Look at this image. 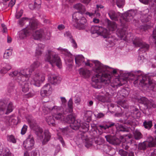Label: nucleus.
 <instances>
[{
	"instance_id": "f257e3e1",
	"label": "nucleus",
	"mask_w": 156,
	"mask_h": 156,
	"mask_svg": "<svg viewBox=\"0 0 156 156\" xmlns=\"http://www.w3.org/2000/svg\"><path fill=\"white\" fill-rule=\"evenodd\" d=\"M95 66L93 70L98 74L93 76L92 80L96 84L102 83L105 84H108L111 79V75L117 74V69H113L104 66L98 61L92 60Z\"/></svg>"
},
{
	"instance_id": "f03ea898",
	"label": "nucleus",
	"mask_w": 156,
	"mask_h": 156,
	"mask_svg": "<svg viewBox=\"0 0 156 156\" xmlns=\"http://www.w3.org/2000/svg\"><path fill=\"white\" fill-rule=\"evenodd\" d=\"M156 76V73H150L146 75L143 74L140 70L129 73L128 78L133 81V83L135 86L137 85L138 82L143 87H146L148 90H152L155 85V81L151 77Z\"/></svg>"
},
{
	"instance_id": "7ed1b4c3",
	"label": "nucleus",
	"mask_w": 156,
	"mask_h": 156,
	"mask_svg": "<svg viewBox=\"0 0 156 156\" xmlns=\"http://www.w3.org/2000/svg\"><path fill=\"white\" fill-rule=\"evenodd\" d=\"M135 14V12L132 10L126 12L122 15L120 12H116L112 10L109 11L108 13L110 19L115 21L117 20L118 18L122 16L120 21L123 24H124L125 22H129L132 20Z\"/></svg>"
},
{
	"instance_id": "20e7f679",
	"label": "nucleus",
	"mask_w": 156,
	"mask_h": 156,
	"mask_svg": "<svg viewBox=\"0 0 156 156\" xmlns=\"http://www.w3.org/2000/svg\"><path fill=\"white\" fill-rule=\"evenodd\" d=\"M73 19V26L79 30H83L87 27V20L79 12H76L72 16Z\"/></svg>"
},
{
	"instance_id": "39448f33",
	"label": "nucleus",
	"mask_w": 156,
	"mask_h": 156,
	"mask_svg": "<svg viewBox=\"0 0 156 156\" xmlns=\"http://www.w3.org/2000/svg\"><path fill=\"white\" fill-rule=\"evenodd\" d=\"M33 71V69H31L27 68L20 72L17 70L12 72L9 74V75L12 77H16V80L17 81H24L28 79Z\"/></svg>"
},
{
	"instance_id": "423d86ee",
	"label": "nucleus",
	"mask_w": 156,
	"mask_h": 156,
	"mask_svg": "<svg viewBox=\"0 0 156 156\" xmlns=\"http://www.w3.org/2000/svg\"><path fill=\"white\" fill-rule=\"evenodd\" d=\"M44 60L45 61L49 62L52 66L53 64L55 63L59 68L60 67L62 64L61 60L58 55L51 50H47Z\"/></svg>"
},
{
	"instance_id": "0eeeda50",
	"label": "nucleus",
	"mask_w": 156,
	"mask_h": 156,
	"mask_svg": "<svg viewBox=\"0 0 156 156\" xmlns=\"http://www.w3.org/2000/svg\"><path fill=\"white\" fill-rule=\"evenodd\" d=\"M37 25L38 22L37 21H33L30 22L29 25L20 32L19 34L20 38L23 39L32 34L33 30L37 28Z\"/></svg>"
},
{
	"instance_id": "6e6552de",
	"label": "nucleus",
	"mask_w": 156,
	"mask_h": 156,
	"mask_svg": "<svg viewBox=\"0 0 156 156\" xmlns=\"http://www.w3.org/2000/svg\"><path fill=\"white\" fill-rule=\"evenodd\" d=\"M51 36L49 31L44 30L42 29L35 31L33 34L34 39L37 40L41 39H49Z\"/></svg>"
},
{
	"instance_id": "1a4fd4ad",
	"label": "nucleus",
	"mask_w": 156,
	"mask_h": 156,
	"mask_svg": "<svg viewBox=\"0 0 156 156\" xmlns=\"http://www.w3.org/2000/svg\"><path fill=\"white\" fill-rule=\"evenodd\" d=\"M64 121L70 124V127L74 130L78 129L80 126V122L75 120V115L73 114L68 115L66 118H64Z\"/></svg>"
},
{
	"instance_id": "9d476101",
	"label": "nucleus",
	"mask_w": 156,
	"mask_h": 156,
	"mask_svg": "<svg viewBox=\"0 0 156 156\" xmlns=\"http://www.w3.org/2000/svg\"><path fill=\"white\" fill-rule=\"evenodd\" d=\"M57 49L62 54H64L66 56L65 60L66 63L71 67L72 66V63L73 62V58L72 55L66 49L63 48L61 47Z\"/></svg>"
},
{
	"instance_id": "9b49d317",
	"label": "nucleus",
	"mask_w": 156,
	"mask_h": 156,
	"mask_svg": "<svg viewBox=\"0 0 156 156\" xmlns=\"http://www.w3.org/2000/svg\"><path fill=\"white\" fill-rule=\"evenodd\" d=\"M44 80L45 76L44 74L35 73L30 83L31 85H33L37 87H39L40 83L43 82Z\"/></svg>"
},
{
	"instance_id": "f8f14e48",
	"label": "nucleus",
	"mask_w": 156,
	"mask_h": 156,
	"mask_svg": "<svg viewBox=\"0 0 156 156\" xmlns=\"http://www.w3.org/2000/svg\"><path fill=\"white\" fill-rule=\"evenodd\" d=\"M34 141L33 135L30 134L27 139L24 141L23 146L27 151H30L34 148Z\"/></svg>"
},
{
	"instance_id": "ddd939ff",
	"label": "nucleus",
	"mask_w": 156,
	"mask_h": 156,
	"mask_svg": "<svg viewBox=\"0 0 156 156\" xmlns=\"http://www.w3.org/2000/svg\"><path fill=\"white\" fill-rule=\"evenodd\" d=\"M52 89L51 85L46 84L41 89L40 94L42 98L48 97L51 94Z\"/></svg>"
},
{
	"instance_id": "4468645a",
	"label": "nucleus",
	"mask_w": 156,
	"mask_h": 156,
	"mask_svg": "<svg viewBox=\"0 0 156 156\" xmlns=\"http://www.w3.org/2000/svg\"><path fill=\"white\" fill-rule=\"evenodd\" d=\"M75 59L76 64L78 67L84 65L89 66H92V65L89 62L90 60H88L87 62L84 61V58L82 55H79L75 57Z\"/></svg>"
},
{
	"instance_id": "2eb2a0df",
	"label": "nucleus",
	"mask_w": 156,
	"mask_h": 156,
	"mask_svg": "<svg viewBox=\"0 0 156 156\" xmlns=\"http://www.w3.org/2000/svg\"><path fill=\"white\" fill-rule=\"evenodd\" d=\"M13 110L12 103L10 102L7 106L6 104L3 101L0 102V110L1 111H6L5 113L7 114L11 112Z\"/></svg>"
},
{
	"instance_id": "dca6fc26",
	"label": "nucleus",
	"mask_w": 156,
	"mask_h": 156,
	"mask_svg": "<svg viewBox=\"0 0 156 156\" xmlns=\"http://www.w3.org/2000/svg\"><path fill=\"white\" fill-rule=\"evenodd\" d=\"M110 85L112 87L116 88L126 83V81L122 79H119L118 78H115L111 81L110 80Z\"/></svg>"
},
{
	"instance_id": "f3484780",
	"label": "nucleus",
	"mask_w": 156,
	"mask_h": 156,
	"mask_svg": "<svg viewBox=\"0 0 156 156\" xmlns=\"http://www.w3.org/2000/svg\"><path fill=\"white\" fill-rule=\"evenodd\" d=\"M139 101L140 103L144 104L147 107V108H151L152 107L154 108L156 107V105L154 104L153 100H149L145 97H142L140 98Z\"/></svg>"
},
{
	"instance_id": "a211bd4d",
	"label": "nucleus",
	"mask_w": 156,
	"mask_h": 156,
	"mask_svg": "<svg viewBox=\"0 0 156 156\" xmlns=\"http://www.w3.org/2000/svg\"><path fill=\"white\" fill-rule=\"evenodd\" d=\"M121 146L123 148L126 150H127L130 147H130L131 149H133V148H135L136 147L135 140H132L129 141L126 140L125 142H122Z\"/></svg>"
},
{
	"instance_id": "6ab92c4d",
	"label": "nucleus",
	"mask_w": 156,
	"mask_h": 156,
	"mask_svg": "<svg viewBox=\"0 0 156 156\" xmlns=\"http://www.w3.org/2000/svg\"><path fill=\"white\" fill-rule=\"evenodd\" d=\"M149 12L148 9H146L141 12V20L143 23H146L149 21L151 19L152 16L148 15L147 16V14Z\"/></svg>"
},
{
	"instance_id": "aec40b11",
	"label": "nucleus",
	"mask_w": 156,
	"mask_h": 156,
	"mask_svg": "<svg viewBox=\"0 0 156 156\" xmlns=\"http://www.w3.org/2000/svg\"><path fill=\"white\" fill-rule=\"evenodd\" d=\"M106 141L109 143L114 145H119L120 143V140L115 136L107 135L105 136Z\"/></svg>"
},
{
	"instance_id": "412c9836",
	"label": "nucleus",
	"mask_w": 156,
	"mask_h": 156,
	"mask_svg": "<svg viewBox=\"0 0 156 156\" xmlns=\"http://www.w3.org/2000/svg\"><path fill=\"white\" fill-rule=\"evenodd\" d=\"M35 131L38 139L43 140L44 139V133L42 129L40 127L37 126L35 128Z\"/></svg>"
},
{
	"instance_id": "4be33fe9",
	"label": "nucleus",
	"mask_w": 156,
	"mask_h": 156,
	"mask_svg": "<svg viewBox=\"0 0 156 156\" xmlns=\"http://www.w3.org/2000/svg\"><path fill=\"white\" fill-rule=\"evenodd\" d=\"M48 79L51 83L54 84L59 83L61 80V78L55 75H51Z\"/></svg>"
},
{
	"instance_id": "5701e85b",
	"label": "nucleus",
	"mask_w": 156,
	"mask_h": 156,
	"mask_svg": "<svg viewBox=\"0 0 156 156\" xmlns=\"http://www.w3.org/2000/svg\"><path fill=\"white\" fill-rule=\"evenodd\" d=\"M79 73L83 77L85 78H88L90 75V72L89 70L83 68L80 69Z\"/></svg>"
},
{
	"instance_id": "b1692460",
	"label": "nucleus",
	"mask_w": 156,
	"mask_h": 156,
	"mask_svg": "<svg viewBox=\"0 0 156 156\" xmlns=\"http://www.w3.org/2000/svg\"><path fill=\"white\" fill-rule=\"evenodd\" d=\"M17 82L20 85L23 92L26 93L28 91L29 84L27 81H20V82Z\"/></svg>"
},
{
	"instance_id": "393cba45",
	"label": "nucleus",
	"mask_w": 156,
	"mask_h": 156,
	"mask_svg": "<svg viewBox=\"0 0 156 156\" xmlns=\"http://www.w3.org/2000/svg\"><path fill=\"white\" fill-rule=\"evenodd\" d=\"M117 34L118 37L120 38L122 40L126 41L128 40V34L127 36L126 35V32L123 30H119L117 32Z\"/></svg>"
},
{
	"instance_id": "a878e982",
	"label": "nucleus",
	"mask_w": 156,
	"mask_h": 156,
	"mask_svg": "<svg viewBox=\"0 0 156 156\" xmlns=\"http://www.w3.org/2000/svg\"><path fill=\"white\" fill-rule=\"evenodd\" d=\"M74 8L79 11L78 12L80 14H82L85 12L86 9L84 5L81 3H79L76 4L74 6Z\"/></svg>"
},
{
	"instance_id": "bb28decb",
	"label": "nucleus",
	"mask_w": 156,
	"mask_h": 156,
	"mask_svg": "<svg viewBox=\"0 0 156 156\" xmlns=\"http://www.w3.org/2000/svg\"><path fill=\"white\" fill-rule=\"evenodd\" d=\"M108 27L109 30L112 31L115 30L117 28V25L114 22H112L107 19L106 20Z\"/></svg>"
},
{
	"instance_id": "cd10ccee",
	"label": "nucleus",
	"mask_w": 156,
	"mask_h": 156,
	"mask_svg": "<svg viewBox=\"0 0 156 156\" xmlns=\"http://www.w3.org/2000/svg\"><path fill=\"white\" fill-rule=\"evenodd\" d=\"M145 142L148 145V146L153 147L156 144V138L154 139L152 136H150L147 138V141Z\"/></svg>"
},
{
	"instance_id": "c85d7f7f",
	"label": "nucleus",
	"mask_w": 156,
	"mask_h": 156,
	"mask_svg": "<svg viewBox=\"0 0 156 156\" xmlns=\"http://www.w3.org/2000/svg\"><path fill=\"white\" fill-rule=\"evenodd\" d=\"M44 137L42 142L43 144H45L46 142H48L50 139L51 137V134L48 129L44 130Z\"/></svg>"
},
{
	"instance_id": "c756f323",
	"label": "nucleus",
	"mask_w": 156,
	"mask_h": 156,
	"mask_svg": "<svg viewBox=\"0 0 156 156\" xmlns=\"http://www.w3.org/2000/svg\"><path fill=\"white\" fill-rule=\"evenodd\" d=\"M139 47L140 48L139 49V51L140 52H142V53H144L148 50L149 45L146 43L143 42Z\"/></svg>"
},
{
	"instance_id": "7c9ffc66",
	"label": "nucleus",
	"mask_w": 156,
	"mask_h": 156,
	"mask_svg": "<svg viewBox=\"0 0 156 156\" xmlns=\"http://www.w3.org/2000/svg\"><path fill=\"white\" fill-rule=\"evenodd\" d=\"M44 46L41 44H39L36 47L35 52L36 55L39 56L42 54L43 50L44 49Z\"/></svg>"
},
{
	"instance_id": "2f4dec72",
	"label": "nucleus",
	"mask_w": 156,
	"mask_h": 156,
	"mask_svg": "<svg viewBox=\"0 0 156 156\" xmlns=\"http://www.w3.org/2000/svg\"><path fill=\"white\" fill-rule=\"evenodd\" d=\"M51 113L52 115L60 112L62 109L61 107L56 105L52 107H51Z\"/></svg>"
},
{
	"instance_id": "473e14b6",
	"label": "nucleus",
	"mask_w": 156,
	"mask_h": 156,
	"mask_svg": "<svg viewBox=\"0 0 156 156\" xmlns=\"http://www.w3.org/2000/svg\"><path fill=\"white\" fill-rule=\"evenodd\" d=\"M132 41L133 44L137 47H139L143 42L141 39L138 37L134 38Z\"/></svg>"
},
{
	"instance_id": "72a5a7b5",
	"label": "nucleus",
	"mask_w": 156,
	"mask_h": 156,
	"mask_svg": "<svg viewBox=\"0 0 156 156\" xmlns=\"http://www.w3.org/2000/svg\"><path fill=\"white\" fill-rule=\"evenodd\" d=\"M100 32V33H99V35L103 36L105 38H107L108 37L109 32L107 29L101 27Z\"/></svg>"
},
{
	"instance_id": "f704fd0d",
	"label": "nucleus",
	"mask_w": 156,
	"mask_h": 156,
	"mask_svg": "<svg viewBox=\"0 0 156 156\" xmlns=\"http://www.w3.org/2000/svg\"><path fill=\"white\" fill-rule=\"evenodd\" d=\"M133 135L135 139L136 140H140L143 137V135L138 129H136L133 132Z\"/></svg>"
},
{
	"instance_id": "c9c22d12",
	"label": "nucleus",
	"mask_w": 156,
	"mask_h": 156,
	"mask_svg": "<svg viewBox=\"0 0 156 156\" xmlns=\"http://www.w3.org/2000/svg\"><path fill=\"white\" fill-rule=\"evenodd\" d=\"M101 27L98 26H92L91 28V33L92 34H96L97 35H99L100 33V29Z\"/></svg>"
},
{
	"instance_id": "e433bc0d",
	"label": "nucleus",
	"mask_w": 156,
	"mask_h": 156,
	"mask_svg": "<svg viewBox=\"0 0 156 156\" xmlns=\"http://www.w3.org/2000/svg\"><path fill=\"white\" fill-rule=\"evenodd\" d=\"M85 14L86 16H88L91 18H92L94 16L95 14L97 17H99L100 16L101 14L99 12H97L95 10L92 12H85Z\"/></svg>"
},
{
	"instance_id": "4c0bfd02",
	"label": "nucleus",
	"mask_w": 156,
	"mask_h": 156,
	"mask_svg": "<svg viewBox=\"0 0 156 156\" xmlns=\"http://www.w3.org/2000/svg\"><path fill=\"white\" fill-rule=\"evenodd\" d=\"M143 126L147 129H149L152 126V122L151 120H145L143 123Z\"/></svg>"
},
{
	"instance_id": "58836bf2",
	"label": "nucleus",
	"mask_w": 156,
	"mask_h": 156,
	"mask_svg": "<svg viewBox=\"0 0 156 156\" xmlns=\"http://www.w3.org/2000/svg\"><path fill=\"white\" fill-rule=\"evenodd\" d=\"M53 116L56 120L62 121H64V116L62 113L60 112L53 115Z\"/></svg>"
},
{
	"instance_id": "ea45409f",
	"label": "nucleus",
	"mask_w": 156,
	"mask_h": 156,
	"mask_svg": "<svg viewBox=\"0 0 156 156\" xmlns=\"http://www.w3.org/2000/svg\"><path fill=\"white\" fill-rule=\"evenodd\" d=\"M33 21H36L35 20H30L29 19L27 18H23L21 19H20L19 20V24L21 26H23L25 23L26 22L30 23V22H31Z\"/></svg>"
},
{
	"instance_id": "a19ab883",
	"label": "nucleus",
	"mask_w": 156,
	"mask_h": 156,
	"mask_svg": "<svg viewBox=\"0 0 156 156\" xmlns=\"http://www.w3.org/2000/svg\"><path fill=\"white\" fill-rule=\"evenodd\" d=\"M129 94L128 91L125 89H123L119 91L118 93V95L119 96V94L120 95V98L122 97H126Z\"/></svg>"
},
{
	"instance_id": "79ce46f5",
	"label": "nucleus",
	"mask_w": 156,
	"mask_h": 156,
	"mask_svg": "<svg viewBox=\"0 0 156 156\" xmlns=\"http://www.w3.org/2000/svg\"><path fill=\"white\" fill-rule=\"evenodd\" d=\"M53 117V116H49L47 117L46 118V121L49 125H52V126L55 125V120Z\"/></svg>"
},
{
	"instance_id": "37998d69",
	"label": "nucleus",
	"mask_w": 156,
	"mask_h": 156,
	"mask_svg": "<svg viewBox=\"0 0 156 156\" xmlns=\"http://www.w3.org/2000/svg\"><path fill=\"white\" fill-rule=\"evenodd\" d=\"M117 106L119 107V105H120L124 108H128L129 107L128 105L126 103V101L124 100L122 101H119L117 102Z\"/></svg>"
},
{
	"instance_id": "c03bdc74",
	"label": "nucleus",
	"mask_w": 156,
	"mask_h": 156,
	"mask_svg": "<svg viewBox=\"0 0 156 156\" xmlns=\"http://www.w3.org/2000/svg\"><path fill=\"white\" fill-rule=\"evenodd\" d=\"M84 142L85 143V146L87 148L90 147L92 145V139L86 138L85 139Z\"/></svg>"
},
{
	"instance_id": "a18cd8bd",
	"label": "nucleus",
	"mask_w": 156,
	"mask_h": 156,
	"mask_svg": "<svg viewBox=\"0 0 156 156\" xmlns=\"http://www.w3.org/2000/svg\"><path fill=\"white\" fill-rule=\"evenodd\" d=\"M7 140L13 143H16V140L15 136L12 135H7Z\"/></svg>"
},
{
	"instance_id": "49530a36",
	"label": "nucleus",
	"mask_w": 156,
	"mask_h": 156,
	"mask_svg": "<svg viewBox=\"0 0 156 156\" xmlns=\"http://www.w3.org/2000/svg\"><path fill=\"white\" fill-rule=\"evenodd\" d=\"M12 49H9L6 50L4 54V58H8L12 54Z\"/></svg>"
},
{
	"instance_id": "de8ad7c7",
	"label": "nucleus",
	"mask_w": 156,
	"mask_h": 156,
	"mask_svg": "<svg viewBox=\"0 0 156 156\" xmlns=\"http://www.w3.org/2000/svg\"><path fill=\"white\" fill-rule=\"evenodd\" d=\"M73 104L72 99L71 98L69 100L68 103V107L69 109L68 110H69L68 111L70 113H71L73 112Z\"/></svg>"
},
{
	"instance_id": "09e8293b",
	"label": "nucleus",
	"mask_w": 156,
	"mask_h": 156,
	"mask_svg": "<svg viewBox=\"0 0 156 156\" xmlns=\"http://www.w3.org/2000/svg\"><path fill=\"white\" fill-rule=\"evenodd\" d=\"M7 120H8L7 123L9 126L14 125L16 124V120L14 118L8 117Z\"/></svg>"
},
{
	"instance_id": "8fccbe9b",
	"label": "nucleus",
	"mask_w": 156,
	"mask_h": 156,
	"mask_svg": "<svg viewBox=\"0 0 156 156\" xmlns=\"http://www.w3.org/2000/svg\"><path fill=\"white\" fill-rule=\"evenodd\" d=\"M40 66V63L38 61H36L31 65V69H33V71L34 69L38 68Z\"/></svg>"
},
{
	"instance_id": "3c124183",
	"label": "nucleus",
	"mask_w": 156,
	"mask_h": 156,
	"mask_svg": "<svg viewBox=\"0 0 156 156\" xmlns=\"http://www.w3.org/2000/svg\"><path fill=\"white\" fill-rule=\"evenodd\" d=\"M116 1L117 6L119 8H122L124 5V0H113Z\"/></svg>"
},
{
	"instance_id": "603ef678",
	"label": "nucleus",
	"mask_w": 156,
	"mask_h": 156,
	"mask_svg": "<svg viewBox=\"0 0 156 156\" xmlns=\"http://www.w3.org/2000/svg\"><path fill=\"white\" fill-rule=\"evenodd\" d=\"M117 129L119 131L121 132H126L128 131L127 128L124 126L122 125H119V126L117 127Z\"/></svg>"
},
{
	"instance_id": "864d4df0",
	"label": "nucleus",
	"mask_w": 156,
	"mask_h": 156,
	"mask_svg": "<svg viewBox=\"0 0 156 156\" xmlns=\"http://www.w3.org/2000/svg\"><path fill=\"white\" fill-rule=\"evenodd\" d=\"M147 146L148 145L145 142H144L143 143L139 144V148L141 150H144Z\"/></svg>"
},
{
	"instance_id": "5fc2aeb1",
	"label": "nucleus",
	"mask_w": 156,
	"mask_h": 156,
	"mask_svg": "<svg viewBox=\"0 0 156 156\" xmlns=\"http://www.w3.org/2000/svg\"><path fill=\"white\" fill-rule=\"evenodd\" d=\"M51 107H48L45 105L44 106L43 108V111L45 113V114L51 113Z\"/></svg>"
},
{
	"instance_id": "6e6d98bb",
	"label": "nucleus",
	"mask_w": 156,
	"mask_h": 156,
	"mask_svg": "<svg viewBox=\"0 0 156 156\" xmlns=\"http://www.w3.org/2000/svg\"><path fill=\"white\" fill-rule=\"evenodd\" d=\"M4 68L5 69V71H3V69H1V72L2 73H6L8 70L11 69L12 67L10 65L7 64L6 65Z\"/></svg>"
},
{
	"instance_id": "4d7b16f0",
	"label": "nucleus",
	"mask_w": 156,
	"mask_h": 156,
	"mask_svg": "<svg viewBox=\"0 0 156 156\" xmlns=\"http://www.w3.org/2000/svg\"><path fill=\"white\" fill-rule=\"evenodd\" d=\"M59 131L61 132L62 134L64 135L67 134L69 132L68 127H65L64 128H59Z\"/></svg>"
},
{
	"instance_id": "13d9d810",
	"label": "nucleus",
	"mask_w": 156,
	"mask_h": 156,
	"mask_svg": "<svg viewBox=\"0 0 156 156\" xmlns=\"http://www.w3.org/2000/svg\"><path fill=\"white\" fill-rule=\"evenodd\" d=\"M3 155V156H11V153L8 148H5L4 149Z\"/></svg>"
},
{
	"instance_id": "bf43d9fd",
	"label": "nucleus",
	"mask_w": 156,
	"mask_h": 156,
	"mask_svg": "<svg viewBox=\"0 0 156 156\" xmlns=\"http://www.w3.org/2000/svg\"><path fill=\"white\" fill-rule=\"evenodd\" d=\"M118 122L121 123H123L124 124H126L128 126H132L134 124V123L131 121L128 120L126 122H124L123 121L121 120H119Z\"/></svg>"
},
{
	"instance_id": "052dcab7",
	"label": "nucleus",
	"mask_w": 156,
	"mask_h": 156,
	"mask_svg": "<svg viewBox=\"0 0 156 156\" xmlns=\"http://www.w3.org/2000/svg\"><path fill=\"white\" fill-rule=\"evenodd\" d=\"M104 6L101 4H98L96 5V9L95 10L97 12L100 13V9H104Z\"/></svg>"
},
{
	"instance_id": "680f3d73",
	"label": "nucleus",
	"mask_w": 156,
	"mask_h": 156,
	"mask_svg": "<svg viewBox=\"0 0 156 156\" xmlns=\"http://www.w3.org/2000/svg\"><path fill=\"white\" fill-rule=\"evenodd\" d=\"M119 153L121 156H128V152L122 149L119 150Z\"/></svg>"
},
{
	"instance_id": "e2e57ef3",
	"label": "nucleus",
	"mask_w": 156,
	"mask_h": 156,
	"mask_svg": "<svg viewBox=\"0 0 156 156\" xmlns=\"http://www.w3.org/2000/svg\"><path fill=\"white\" fill-rule=\"evenodd\" d=\"M23 12V10L22 9H21L20 12H17L16 15V18L17 19H19L22 16Z\"/></svg>"
},
{
	"instance_id": "0e129e2a",
	"label": "nucleus",
	"mask_w": 156,
	"mask_h": 156,
	"mask_svg": "<svg viewBox=\"0 0 156 156\" xmlns=\"http://www.w3.org/2000/svg\"><path fill=\"white\" fill-rule=\"evenodd\" d=\"M27 126L24 125H23V128H22L21 130V133L22 135L24 134L27 130Z\"/></svg>"
},
{
	"instance_id": "69168bd1",
	"label": "nucleus",
	"mask_w": 156,
	"mask_h": 156,
	"mask_svg": "<svg viewBox=\"0 0 156 156\" xmlns=\"http://www.w3.org/2000/svg\"><path fill=\"white\" fill-rule=\"evenodd\" d=\"M72 44L73 47L75 48H76L77 47V44L76 41L73 39H71L70 40Z\"/></svg>"
},
{
	"instance_id": "338daca9",
	"label": "nucleus",
	"mask_w": 156,
	"mask_h": 156,
	"mask_svg": "<svg viewBox=\"0 0 156 156\" xmlns=\"http://www.w3.org/2000/svg\"><path fill=\"white\" fill-rule=\"evenodd\" d=\"M64 35L65 37H67L68 38H69L70 40L71 39H73V37L71 34V33L69 31H67L64 34Z\"/></svg>"
},
{
	"instance_id": "774afa93",
	"label": "nucleus",
	"mask_w": 156,
	"mask_h": 156,
	"mask_svg": "<svg viewBox=\"0 0 156 156\" xmlns=\"http://www.w3.org/2000/svg\"><path fill=\"white\" fill-rule=\"evenodd\" d=\"M151 62L153 63L152 66L155 67L156 66V55L155 56L154 58L151 59Z\"/></svg>"
}]
</instances>
